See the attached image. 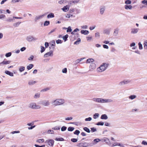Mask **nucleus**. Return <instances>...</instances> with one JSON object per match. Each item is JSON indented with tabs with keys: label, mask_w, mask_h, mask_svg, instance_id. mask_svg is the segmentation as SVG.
Returning a JSON list of instances; mask_svg holds the SVG:
<instances>
[{
	"label": "nucleus",
	"mask_w": 147,
	"mask_h": 147,
	"mask_svg": "<svg viewBox=\"0 0 147 147\" xmlns=\"http://www.w3.org/2000/svg\"><path fill=\"white\" fill-rule=\"evenodd\" d=\"M64 100L63 99H57L54 101V105H59L64 103Z\"/></svg>",
	"instance_id": "f257e3e1"
},
{
	"label": "nucleus",
	"mask_w": 147,
	"mask_h": 147,
	"mask_svg": "<svg viewBox=\"0 0 147 147\" xmlns=\"http://www.w3.org/2000/svg\"><path fill=\"white\" fill-rule=\"evenodd\" d=\"M109 65V64L108 63H104L102 64V72L106 70Z\"/></svg>",
	"instance_id": "f03ea898"
},
{
	"label": "nucleus",
	"mask_w": 147,
	"mask_h": 147,
	"mask_svg": "<svg viewBox=\"0 0 147 147\" xmlns=\"http://www.w3.org/2000/svg\"><path fill=\"white\" fill-rule=\"evenodd\" d=\"M130 82L131 81L129 80H125L120 82L119 83V85L120 86H123L129 84Z\"/></svg>",
	"instance_id": "7ed1b4c3"
},
{
	"label": "nucleus",
	"mask_w": 147,
	"mask_h": 147,
	"mask_svg": "<svg viewBox=\"0 0 147 147\" xmlns=\"http://www.w3.org/2000/svg\"><path fill=\"white\" fill-rule=\"evenodd\" d=\"M30 105V107L33 109H39L40 108V106L37 105L35 103H31Z\"/></svg>",
	"instance_id": "20e7f679"
},
{
	"label": "nucleus",
	"mask_w": 147,
	"mask_h": 147,
	"mask_svg": "<svg viewBox=\"0 0 147 147\" xmlns=\"http://www.w3.org/2000/svg\"><path fill=\"white\" fill-rule=\"evenodd\" d=\"M102 142H105L109 146L111 145V143H110L109 140L107 138L105 137L102 139Z\"/></svg>",
	"instance_id": "39448f33"
},
{
	"label": "nucleus",
	"mask_w": 147,
	"mask_h": 147,
	"mask_svg": "<svg viewBox=\"0 0 147 147\" xmlns=\"http://www.w3.org/2000/svg\"><path fill=\"white\" fill-rule=\"evenodd\" d=\"M45 142L47 143L49 146H52L53 145L54 141V140L52 139H48Z\"/></svg>",
	"instance_id": "423d86ee"
},
{
	"label": "nucleus",
	"mask_w": 147,
	"mask_h": 147,
	"mask_svg": "<svg viewBox=\"0 0 147 147\" xmlns=\"http://www.w3.org/2000/svg\"><path fill=\"white\" fill-rule=\"evenodd\" d=\"M139 30V29L138 28H132L131 30V33L132 34H136L138 33Z\"/></svg>",
	"instance_id": "0eeeda50"
},
{
	"label": "nucleus",
	"mask_w": 147,
	"mask_h": 147,
	"mask_svg": "<svg viewBox=\"0 0 147 147\" xmlns=\"http://www.w3.org/2000/svg\"><path fill=\"white\" fill-rule=\"evenodd\" d=\"M111 31V28H106L104 29L103 31V33L104 34L109 35V34Z\"/></svg>",
	"instance_id": "6e6552de"
},
{
	"label": "nucleus",
	"mask_w": 147,
	"mask_h": 147,
	"mask_svg": "<svg viewBox=\"0 0 147 147\" xmlns=\"http://www.w3.org/2000/svg\"><path fill=\"white\" fill-rule=\"evenodd\" d=\"M113 100L111 99H106L102 98V103H108L112 102Z\"/></svg>",
	"instance_id": "1a4fd4ad"
},
{
	"label": "nucleus",
	"mask_w": 147,
	"mask_h": 147,
	"mask_svg": "<svg viewBox=\"0 0 147 147\" xmlns=\"http://www.w3.org/2000/svg\"><path fill=\"white\" fill-rule=\"evenodd\" d=\"M42 105L44 106H48L49 105V102L48 101H43L41 102Z\"/></svg>",
	"instance_id": "9d476101"
},
{
	"label": "nucleus",
	"mask_w": 147,
	"mask_h": 147,
	"mask_svg": "<svg viewBox=\"0 0 147 147\" xmlns=\"http://www.w3.org/2000/svg\"><path fill=\"white\" fill-rule=\"evenodd\" d=\"M10 62L11 61H7L6 59H4V60L0 63V64L6 65L9 64Z\"/></svg>",
	"instance_id": "9b49d317"
},
{
	"label": "nucleus",
	"mask_w": 147,
	"mask_h": 147,
	"mask_svg": "<svg viewBox=\"0 0 147 147\" xmlns=\"http://www.w3.org/2000/svg\"><path fill=\"white\" fill-rule=\"evenodd\" d=\"M124 8L126 10H131L132 8V7L131 5H125L124 6Z\"/></svg>",
	"instance_id": "f8f14e48"
},
{
	"label": "nucleus",
	"mask_w": 147,
	"mask_h": 147,
	"mask_svg": "<svg viewBox=\"0 0 147 147\" xmlns=\"http://www.w3.org/2000/svg\"><path fill=\"white\" fill-rule=\"evenodd\" d=\"M69 6L68 5H66V6H64L62 8V9L64 11L66 12L69 10Z\"/></svg>",
	"instance_id": "ddd939ff"
},
{
	"label": "nucleus",
	"mask_w": 147,
	"mask_h": 147,
	"mask_svg": "<svg viewBox=\"0 0 147 147\" xmlns=\"http://www.w3.org/2000/svg\"><path fill=\"white\" fill-rule=\"evenodd\" d=\"M104 125L106 126L110 127V124L107 122H102V126Z\"/></svg>",
	"instance_id": "4468645a"
},
{
	"label": "nucleus",
	"mask_w": 147,
	"mask_h": 147,
	"mask_svg": "<svg viewBox=\"0 0 147 147\" xmlns=\"http://www.w3.org/2000/svg\"><path fill=\"white\" fill-rule=\"evenodd\" d=\"M96 64L94 63H91L90 67V68H91L92 69H94L96 68Z\"/></svg>",
	"instance_id": "2eb2a0df"
},
{
	"label": "nucleus",
	"mask_w": 147,
	"mask_h": 147,
	"mask_svg": "<svg viewBox=\"0 0 147 147\" xmlns=\"http://www.w3.org/2000/svg\"><path fill=\"white\" fill-rule=\"evenodd\" d=\"M86 143L85 142L84 143H80L79 144L78 146L80 147H85L86 146Z\"/></svg>",
	"instance_id": "dca6fc26"
},
{
	"label": "nucleus",
	"mask_w": 147,
	"mask_h": 147,
	"mask_svg": "<svg viewBox=\"0 0 147 147\" xmlns=\"http://www.w3.org/2000/svg\"><path fill=\"white\" fill-rule=\"evenodd\" d=\"M119 32V29L117 28H116L114 30V32H113V35L115 36H117L118 33Z\"/></svg>",
	"instance_id": "f3484780"
},
{
	"label": "nucleus",
	"mask_w": 147,
	"mask_h": 147,
	"mask_svg": "<svg viewBox=\"0 0 147 147\" xmlns=\"http://www.w3.org/2000/svg\"><path fill=\"white\" fill-rule=\"evenodd\" d=\"M81 33L82 34H83L85 35H87L88 34L89 32L88 31L86 30H81Z\"/></svg>",
	"instance_id": "a211bd4d"
},
{
	"label": "nucleus",
	"mask_w": 147,
	"mask_h": 147,
	"mask_svg": "<svg viewBox=\"0 0 147 147\" xmlns=\"http://www.w3.org/2000/svg\"><path fill=\"white\" fill-rule=\"evenodd\" d=\"M144 49H147V40H144L143 43Z\"/></svg>",
	"instance_id": "6ab92c4d"
},
{
	"label": "nucleus",
	"mask_w": 147,
	"mask_h": 147,
	"mask_svg": "<svg viewBox=\"0 0 147 147\" xmlns=\"http://www.w3.org/2000/svg\"><path fill=\"white\" fill-rule=\"evenodd\" d=\"M5 73L10 76H13V73L11 72L8 71H5Z\"/></svg>",
	"instance_id": "aec40b11"
},
{
	"label": "nucleus",
	"mask_w": 147,
	"mask_h": 147,
	"mask_svg": "<svg viewBox=\"0 0 147 147\" xmlns=\"http://www.w3.org/2000/svg\"><path fill=\"white\" fill-rule=\"evenodd\" d=\"M108 117L106 114H103L102 115V119L106 120L107 119Z\"/></svg>",
	"instance_id": "412c9836"
},
{
	"label": "nucleus",
	"mask_w": 147,
	"mask_h": 147,
	"mask_svg": "<svg viewBox=\"0 0 147 147\" xmlns=\"http://www.w3.org/2000/svg\"><path fill=\"white\" fill-rule=\"evenodd\" d=\"M54 17V14L52 13H49V14L48 15V16H47V18H53Z\"/></svg>",
	"instance_id": "4be33fe9"
},
{
	"label": "nucleus",
	"mask_w": 147,
	"mask_h": 147,
	"mask_svg": "<svg viewBox=\"0 0 147 147\" xmlns=\"http://www.w3.org/2000/svg\"><path fill=\"white\" fill-rule=\"evenodd\" d=\"M94 60L92 59H88L86 60V63H88L91 62H94Z\"/></svg>",
	"instance_id": "5701e85b"
},
{
	"label": "nucleus",
	"mask_w": 147,
	"mask_h": 147,
	"mask_svg": "<svg viewBox=\"0 0 147 147\" xmlns=\"http://www.w3.org/2000/svg\"><path fill=\"white\" fill-rule=\"evenodd\" d=\"M36 82V81H35L31 80L29 82L28 84L30 85H31L34 84Z\"/></svg>",
	"instance_id": "b1692460"
},
{
	"label": "nucleus",
	"mask_w": 147,
	"mask_h": 147,
	"mask_svg": "<svg viewBox=\"0 0 147 147\" xmlns=\"http://www.w3.org/2000/svg\"><path fill=\"white\" fill-rule=\"evenodd\" d=\"M33 66V65L32 64H29V65L27 66V68L28 69L30 70L32 68Z\"/></svg>",
	"instance_id": "393cba45"
},
{
	"label": "nucleus",
	"mask_w": 147,
	"mask_h": 147,
	"mask_svg": "<svg viewBox=\"0 0 147 147\" xmlns=\"http://www.w3.org/2000/svg\"><path fill=\"white\" fill-rule=\"evenodd\" d=\"M136 96L135 95H131L129 96V99L133 100L136 98Z\"/></svg>",
	"instance_id": "a878e982"
},
{
	"label": "nucleus",
	"mask_w": 147,
	"mask_h": 147,
	"mask_svg": "<svg viewBox=\"0 0 147 147\" xmlns=\"http://www.w3.org/2000/svg\"><path fill=\"white\" fill-rule=\"evenodd\" d=\"M55 42L54 41H53L51 42V47H52L54 49V47L55 46Z\"/></svg>",
	"instance_id": "bb28decb"
},
{
	"label": "nucleus",
	"mask_w": 147,
	"mask_h": 147,
	"mask_svg": "<svg viewBox=\"0 0 147 147\" xmlns=\"http://www.w3.org/2000/svg\"><path fill=\"white\" fill-rule=\"evenodd\" d=\"M131 3V1L129 0H127L125 1V3L127 5L130 4Z\"/></svg>",
	"instance_id": "cd10ccee"
},
{
	"label": "nucleus",
	"mask_w": 147,
	"mask_h": 147,
	"mask_svg": "<svg viewBox=\"0 0 147 147\" xmlns=\"http://www.w3.org/2000/svg\"><path fill=\"white\" fill-rule=\"evenodd\" d=\"M139 46V49L140 50H142L143 49V47L142 45L140 42H139L138 43Z\"/></svg>",
	"instance_id": "c85d7f7f"
},
{
	"label": "nucleus",
	"mask_w": 147,
	"mask_h": 147,
	"mask_svg": "<svg viewBox=\"0 0 147 147\" xmlns=\"http://www.w3.org/2000/svg\"><path fill=\"white\" fill-rule=\"evenodd\" d=\"M36 142L39 143H42L44 142V140L43 139L38 140Z\"/></svg>",
	"instance_id": "c756f323"
},
{
	"label": "nucleus",
	"mask_w": 147,
	"mask_h": 147,
	"mask_svg": "<svg viewBox=\"0 0 147 147\" xmlns=\"http://www.w3.org/2000/svg\"><path fill=\"white\" fill-rule=\"evenodd\" d=\"M25 69V67L23 66H21L19 68V71L20 72H22L24 71Z\"/></svg>",
	"instance_id": "7c9ffc66"
},
{
	"label": "nucleus",
	"mask_w": 147,
	"mask_h": 147,
	"mask_svg": "<svg viewBox=\"0 0 147 147\" xmlns=\"http://www.w3.org/2000/svg\"><path fill=\"white\" fill-rule=\"evenodd\" d=\"M55 140L56 141H63L64 140V139L63 138H56Z\"/></svg>",
	"instance_id": "2f4dec72"
},
{
	"label": "nucleus",
	"mask_w": 147,
	"mask_h": 147,
	"mask_svg": "<svg viewBox=\"0 0 147 147\" xmlns=\"http://www.w3.org/2000/svg\"><path fill=\"white\" fill-rule=\"evenodd\" d=\"M68 37V35L67 34L65 35V36L63 37V39L65 41L67 40V38Z\"/></svg>",
	"instance_id": "473e14b6"
},
{
	"label": "nucleus",
	"mask_w": 147,
	"mask_h": 147,
	"mask_svg": "<svg viewBox=\"0 0 147 147\" xmlns=\"http://www.w3.org/2000/svg\"><path fill=\"white\" fill-rule=\"evenodd\" d=\"M50 22L49 21H45L44 23V26H47L49 24Z\"/></svg>",
	"instance_id": "72a5a7b5"
},
{
	"label": "nucleus",
	"mask_w": 147,
	"mask_h": 147,
	"mask_svg": "<svg viewBox=\"0 0 147 147\" xmlns=\"http://www.w3.org/2000/svg\"><path fill=\"white\" fill-rule=\"evenodd\" d=\"M93 100L95 101H96V102H101V99H100V98H94L93 99Z\"/></svg>",
	"instance_id": "f704fd0d"
},
{
	"label": "nucleus",
	"mask_w": 147,
	"mask_h": 147,
	"mask_svg": "<svg viewBox=\"0 0 147 147\" xmlns=\"http://www.w3.org/2000/svg\"><path fill=\"white\" fill-rule=\"evenodd\" d=\"M81 41V40L80 38H79L77 40L75 41L74 43V44H78L79 43V42H80Z\"/></svg>",
	"instance_id": "c9c22d12"
},
{
	"label": "nucleus",
	"mask_w": 147,
	"mask_h": 147,
	"mask_svg": "<svg viewBox=\"0 0 147 147\" xmlns=\"http://www.w3.org/2000/svg\"><path fill=\"white\" fill-rule=\"evenodd\" d=\"M74 128L73 127H70L68 128V130L69 131H72L74 129Z\"/></svg>",
	"instance_id": "e433bc0d"
},
{
	"label": "nucleus",
	"mask_w": 147,
	"mask_h": 147,
	"mask_svg": "<svg viewBox=\"0 0 147 147\" xmlns=\"http://www.w3.org/2000/svg\"><path fill=\"white\" fill-rule=\"evenodd\" d=\"M99 116V114L98 113H95L93 116V118L96 119Z\"/></svg>",
	"instance_id": "4c0bfd02"
},
{
	"label": "nucleus",
	"mask_w": 147,
	"mask_h": 147,
	"mask_svg": "<svg viewBox=\"0 0 147 147\" xmlns=\"http://www.w3.org/2000/svg\"><path fill=\"white\" fill-rule=\"evenodd\" d=\"M84 129L85 131H86L88 133L90 132V130L87 127H84Z\"/></svg>",
	"instance_id": "58836bf2"
},
{
	"label": "nucleus",
	"mask_w": 147,
	"mask_h": 147,
	"mask_svg": "<svg viewBox=\"0 0 147 147\" xmlns=\"http://www.w3.org/2000/svg\"><path fill=\"white\" fill-rule=\"evenodd\" d=\"M50 89V88H45V89H42V90H41V92H44V91H47L49 90Z\"/></svg>",
	"instance_id": "ea45409f"
},
{
	"label": "nucleus",
	"mask_w": 147,
	"mask_h": 147,
	"mask_svg": "<svg viewBox=\"0 0 147 147\" xmlns=\"http://www.w3.org/2000/svg\"><path fill=\"white\" fill-rule=\"evenodd\" d=\"M80 133V131L78 130H76L74 132V134H75L77 135H78Z\"/></svg>",
	"instance_id": "a19ab883"
},
{
	"label": "nucleus",
	"mask_w": 147,
	"mask_h": 147,
	"mask_svg": "<svg viewBox=\"0 0 147 147\" xmlns=\"http://www.w3.org/2000/svg\"><path fill=\"white\" fill-rule=\"evenodd\" d=\"M52 54V53L48 52L45 55V56L46 57H47L48 56H50Z\"/></svg>",
	"instance_id": "79ce46f5"
},
{
	"label": "nucleus",
	"mask_w": 147,
	"mask_h": 147,
	"mask_svg": "<svg viewBox=\"0 0 147 147\" xmlns=\"http://www.w3.org/2000/svg\"><path fill=\"white\" fill-rule=\"evenodd\" d=\"M87 40L88 41H90L92 40V36H89L87 37Z\"/></svg>",
	"instance_id": "37998d69"
},
{
	"label": "nucleus",
	"mask_w": 147,
	"mask_h": 147,
	"mask_svg": "<svg viewBox=\"0 0 147 147\" xmlns=\"http://www.w3.org/2000/svg\"><path fill=\"white\" fill-rule=\"evenodd\" d=\"M67 129V127L65 126H63L61 128V130L62 131H64L65 130Z\"/></svg>",
	"instance_id": "c03bdc74"
},
{
	"label": "nucleus",
	"mask_w": 147,
	"mask_h": 147,
	"mask_svg": "<svg viewBox=\"0 0 147 147\" xmlns=\"http://www.w3.org/2000/svg\"><path fill=\"white\" fill-rule=\"evenodd\" d=\"M56 42L57 44H59L62 43V42L61 40L58 39V40H56Z\"/></svg>",
	"instance_id": "a18cd8bd"
},
{
	"label": "nucleus",
	"mask_w": 147,
	"mask_h": 147,
	"mask_svg": "<svg viewBox=\"0 0 147 147\" xmlns=\"http://www.w3.org/2000/svg\"><path fill=\"white\" fill-rule=\"evenodd\" d=\"M11 52H9L6 53L5 55V56L7 57H10L11 56Z\"/></svg>",
	"instance_id": "49530a36"
},
{
	"label": "nucleus",
	"mask_w": 147,
	"mask_h": 147,
	"mask_svg": "<svg viewBox=\"0 0 147 147\" xmlns=\"http://www.w3.org/2000/svg\"><path fill=\"white\" fill-rule=\"evenodd\" d=\"M100 140L99 139H96L94 140V142H95L96 143H97L98 142H99L100 141Z\"/></svg>",
	"instance_id": "de8ad7c7"
},
{
	"label": "nucleus",
	"mask_w": 147,
	"mask_h": 147,
	"mask_svg": "<svg viewBox=\"0 0 147 147\" xmlns=\"http://www.w3.org/2000/svg\"><path fill=\"white\" fill-rule=\"evenodd\" d=\"M72 30L70 27H69L67 28V32H70Z\"/></svg>",
	"instance_id": "09e8293b"
},
{
	"label": "nucleus",
	"mask_w": 147,
	"mask_h": 147,
	"mask_svg": "<svg viewBox=\"0 0 147 147\" xmlns=\"http://www.w3.org/2000/svg\"><path fill=\"white\" fill-rule=\"evenodd\" d=\"M142 144L144 145H147V142L143 140L142 141Z\"/></svg>",
	"instance_id": "8fccbe9b"
},
{
	"label": "nucleus",
	"mask_w": 147,
	"mask_h": 147,
	"mask_svg": "<svg viewBox=\"0 0 147 147\" xmlns=\"http://www.w3.org/2000/svg\"><path fill=\"white\" fill-rule=\"evenodd\" d=\"M73 16V15L71 14H68L66 16V17L67 18H69L71 17H72Z\"/></svg>",
	"instance_id": "3c124183"
},
{
	"label": "nucleus",
	"mask_w": 147,
	"mask_h": 147,
	"mask_svg": "<svg viewBox=\"0 0 147 147\" xmlns=\"http://www.w3.org/2000/svg\"><path fill=\"white\" fill-rule=\"evenodd\" d=\"M80 1V0H74V1H72V3L74 4L77 3H78Z\"/></svg>",
	"instance_id": "603ef678"
},
{
	"label": "nucleus",
	"mask_w": 147,
	"mask_h": 147,
	"mask_svg": "<svg viewBox=\"0 0 147 147\" xmlns=\"http://www.w3.org/2000/svg\"><path fill=\"white\" fill-rule=\"evenodd\" d=\"M71 140L72 142H77L78 140L76 139L73 138H72Z\"/></svg>",
	"instance_id": "864d4df0"
},
{
	"label": "nucleus",
	"mask_w": 147,
	"mask_h": 147,
	"mask_svg": "<svg viewBox=\"0 0 147 147\" xmlns=\"http://www.w3.org/2000/svg\"><path fill=\"white\" fill-rule=\"evenodd\" d=\"M40 94L39 93L36 94L34 96V98H38L40 96Z\"/></svg>",
	"instance_id": "5fc2aeb1"
},
{
	"label": "nucleus",
	"mask_w": 147,
	"mask_h": 147,
	"mask_svg": "<svg viewBox=\"0 0 147 147\" xmlns=\"http://www.w3.org/2000/svg\"><path fill=\"white\" fill-rule=\"evenodd\" d=\"M108 131V130L107 129H105L103 130L102 132V134L106 135L107 134V132Z\"/></svg>",
	"instance_id": "6e6d98bb"
},
{
	"label": "nucleus",
	"mask_w": 147,
	"mask_h": 147,
	"mask_svg": "<svg viewBox=\"0 0 147 147\" xmlns=\"http://www.w3.org/2000/svg\"><path fill=\"white\" fill-rule=\"evenodd\" d=\"M96 131V129L95 128L93 127L91 128V131L93 132Z\"/></svg>",
	"instance_id": "4d7b16f0"
},
{
	"label": "nucleus",
	"mask_w": 147,
	"mask_h": 147,
	"mask_svg": "<svg viewBox=\"0 0 147 147\" xmlns=\"http://www.w3.org/2000/svg\"><path fill=\"white\" fill-rule=\"evenodd\" d=\"M45 51V48L44 47L41 46V53H42Z\"/></svg>",
	"instance_id": "13d9d810"
},
{
	"label": "nucleus",
	"mask_w": 147,
	"mask_h": 147,
	"mask_svg": "<svg viewBox=\"0 0 147 147\" xmlns=\"http://www.w3.org/2000/svg\"><path fill=\"white\" fill-rule=\"evenodd\" d=\"M142 3L145 4L146 5H147V0H144L142 1Z\"/></svg>",
	"instance_id": "bf43d9fd"
},
{
	"label": "nucleus",
	"mask_w": 147,
	"mask_h": 147,
	"mask_svg": "<svg viewBox=\"0 0 147 147\" xmlns=\"http://www.w3.org/2000/svg\"><path fill=\"white\" fill-rule=\"evenodd\" d=\"M35 146L36 147H45V145H42L41 146H40L38 145L37 144H35Z\"/></svg>",
	"instance_id": "052dcab7"
},
{
	"label": "nucleus",
	"mask_w": 147,
	"mask_h": 147,
	"mask_svg": "<svg viewBox=\"0 0 147 147\" xmlns=\"http://www.w3.org/2000/svg\"><path fill=\"white\" fill-rule=\"evenodd\" d=\"M103 47L105 49H109L108 46L106 45H103Z\"/></svg>",
	"instance_id": "680f3d73"
},
{
	"label": "nucleus",
	"mask_w": 147,
	"mask_h": 147,
	"mask_svg": "<svg viewBox=\"0 0 147 147\" xmlns=\"http://www.w3.org/2000/svg\"><path fill=\"white\" fill-rule=\"evenodd\" d=\"M20 23V22H17L14 24V26L15 27H17L18 26V25Z\"/></svg>",
	"instance_id": "e2e57ef3"
},
{
	"label": "nucleus",
	"mask_w": 147,
	"mask_h": 147,
	"mask_svg": "<svg viewBox=\"0 0 147 147\" xmlns=\"http://www.w3.org/2000/svg\"><path fill=\"white\" fill-rule=\"evenodd\" d=\"M92 120V118L90 117H89L88 118H86L85 119V120L86 121H90Z\"/></svg>",
	"instance_id": "0e129e2a"
},
{
	"label": "nucleus",
	"mask_w": 147,
	"mask_h": 147,
	"mask_svg": "<svg viewBox=\"0 0 147 147\" xmlns=\"http://www.w3.org/2000/svg\"><path fill=\"white\" fill-rule=\"evenodd\" d=\"M62 72L63 73H66L67 72V68H65L63 69L62 70Z\"/></svg>",
	"instance_id": "69168bd1"
},
{
	"label": "nucleus",
	"mask_w": 147,
	"mask_h": 147,
	"mask_svg": "<svg viewBox=\"0 0 147 147\" xmlns=\"http://www.w3.org/2000/svg\"><path fill=\"white\" fill-rule=\"evenodd\" d=\"M135 45H136L135 43L134 42H133L130 44V47H134V46H135Z\"/></svg>",
	"instance_id": "338daca9"
},
{
	"label": "nucleus",
	"mask_w": 147,
	"mask_h": 147,
	"mask_svg": "<svg viewBox=\"0 0 147 147\" xmlns=\"http://www.w3.org/2000/svg\"><path fill=\"white\" fill-rule=\"evenodd\" d=\"M34 56L33 55H31L30 58L28 59L29 60H32L34 58Z\"/></svg>",
	"instance_id": "774afa93"
}]
</instances>
